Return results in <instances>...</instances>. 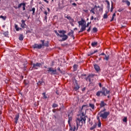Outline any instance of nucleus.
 <instances>
[{
	"label": "nucleus",
	"instance_id": "nucleus-34",
	"mask_svg": "<svg viewBox=\"0 0 131 131\" xmlns=\"http://www.w3.org/2000/svg\"><path fill=\"white\" fill-rule=\"evenodd\" d=\"M24 83L25 84V85H27V84H28V81L27 80H24Z\"/></svg>",
	"mask_w": 131,
	"mask_h": 131
},
{
	"label": "nucleus",
	"instance_id": "nucleus-1",
	"mask_svg": "<svg viewBox=\"0 0 131 131\" xmlns=\"http://www.w3.org/2000/svg\"><path fill=\"white\" fill-rule=\"evenodd\" d=\"M86 107H88V105H82L80 111V117L79 118H77L76 119L77 127L76 128L75 126H74V131H75V129H78V126H81L83 123H85V120H86V117H88L85 115V114H86Z\"/></svg>",
	"mask_w": 131,
	"mask_h": 131
},
{
	"label": "nucleus",
	"instance_id": "nucleus-24",
	"mask_svg": "<svg viewBox=\"0 0 131 131\" xmlns=\"http://www.w3.org/2000/svg\"><path fill=\"white\" fill-rule=\"evenodd\" d=\"M25 3H20L18 5V9H20L23 6V7L25 5Z\"/></svg>",
	"mask_w": 131,
	"mask_h": 131
},
{
	"label": "nucleus",
	"instance_id": "nucleus-5",
	"mask_svg": "<svg viewBox=\"0 0 131 131\" xmlns=\"http://www.w3.org/2000/svg\"><path fill=\"white\" fill-rule=\"evenodd\" d=\"M110 93V91L107 90V89H106V88H105V87L102 88V90L101 91L102 96H106L107 95H109Z\"/></svg>",
	"mask_w": 131,
	"mask_h": 131
},
{
	"label": "nucleus",
	"instance_id": "nucleus-44",
	"mask_svg": "<svg viewBox=\"0 0 131 131\" xmlns=\"http://www.w3.org/2000/svg\"><path fill=\"white\" fill-rule=\"evenodd\" d=\"M113 9H114L113 3H112V7H111V12H113Z\"/></svg>",
	"mask_w": 131,
	"mask_h": 131
},
{
	"label": "nucleus",
	"instance_id": "nucleus-4",
	"mask_svg": "<svg viewBox=\"0 0 131 131\" xmlns=\"http://www.w3.org/2000/svg\"><path fill=\"white\" fill-rule=\"evenodd\" d=\"M40 41L42 42L41 44H34L32 46V48L33 49H38L39 50L42 48V47H45V40H41Z\"/></svg>",
	"mask_w": 131,
	"mask_h": 131
},
{
	"label": "nucleus",
	"instance_id": "nucleus-61",
	"mask_svg": "<svg viewBox=\"0 0 131 131\" xmlns=\"http://www.w3.org/2000/svg\"><path fill=\"white\" fill-rule=\"evenodd\" d=\"M14 8H15V9H18V6L17 7V6H14Z\"/></svg>",
	"mask_w": 131,
	"mask_h": 131
},
{
	"label": "nucleus",
	"instance_id": "nucleus-3",
	"mask_svg": "<svg viewBox=\"0 0 131 131\" xmlns=\"http://www.w3.org/2000/svg\"><path fill=\"white\" fill-rule=\"evenodd\" d=\"M98 115L99 117H101L102 120H103V119H107L108 116L110 115V112H100Z\"/></svg>",
	"mask_w": 131,
	"mask_h": 131
},
{
	"label": "nucleus",
	"instance_id": "nucleus-40",
	"mask_svg": "<svg viewBox=\"0 0 131 131\" xmlns=\"http://www.w3.org/2000/svg\"><path fill=\"white\" fill-rule=\"evenodd\" d=\"M0 18H2L3 19H4V20H6V16H3V15H1L0 16Z\"/></svg>",
	"mask_w": 131,
	"mask_h": 131
},
{
	"label": "nucleus",
	"instance_id": "nucleus-49",
	"mask_svg": "<svg viewBox=\"0 0 131 131\" xmlns=\"http://www.w3.org/2000/svg\"><path fill=\"white\" fill-rule=\"evenodd\" d=\"M96 53H98V50L94 51L93 53H91V55H94V54H96Z\"/></svg>",
	"mask_w": 131,
	"mask_h": 131
},
{
	"label": "nucleus",
	"instance_id": "nucleus-57",
	"mask_svg": "<svg viewBox=\"0 0 131 131\" xmlns=\"http://www.w3.org/2000/svg\"><path fill=\"white\" fill-rule=\"evenodd\" d=\"M89 25H90V23H88L87 24V25L86 26V27H89Z\"/></svg>",
	"mask_w": 131,
	"mask_h": 131
},
{
	"label": "nucleus",
	"instance_id": "nucleus-28",
	"mask_svg": "<svg viewBox=\"0 0 131 131\" xmlns=\"http://www.w3.org/2000/svg\"><path fill=\"white\" fill-rule=\"evenodd\" d=\"M122 120L123 122H127V117H125Z\"/></svg>",
	"mask_w": 131,
	"mask_h": 131
},
{
	"label": "nucleus",
	"instance_id": "nucleus-7",
	"mask_svg": "<svg viewBox=\"0 0 131 131\" xmlns=\"http://www.w3.org/2000/svg\"><path fill=\"white\" fill-rule=\"evenodd\" d=\"M48 72H51L50 74H51V75H53V74H56V72H57V70H53V68H48Z\"/></svg>",
	"mask_w": 131,
	"mask_h": 131
},
{
	"label": "nucleus",
	"instance_id": "nucleus-32",
	"mask_svg": "<svg viewBox=\"0 0 131 131\" xmlns=\"http://www.w3.org/2000/svg\"><path fill=\"white\" fill-rule=\"evenodd\" d=\"M30 11H33L32 15H34V13H35V8H33Z\"/></svg>",
	"mask_w": 131,
	"mask_h": 131
},
{
	"label": "nucleus",
	"instance_id": "nucleus-38",
	"mask_svg": "<svg viewBox=\"0 0 131 131\" xmlns=\"http://www.w3.org/2000/svg\"><path fill=\"white\" fill-rule=\"evenodd\" d=\"M93 31L94 32H97V31H98V29H97V28H93Z\"/></svg>",
	"mask_w": 131,
	"mask_h": 131
},
{
	"label": "nucleus",
	"instance_id": "nucleus-51",
	"mask_svg": "<svg viewBox=\"0 0 131 131\" xmlns=\"http://www.w3.org/2000/svg\"><path fill=\"white\" fill-rule=\"evenodd\" d=\"M99 56H105V53H102L99 55Z\"/></svg>",
	"mask_w": 131,
	"mask_h": 131
},
{
	"label": "nucleus",
	"instance_id": "nucleus-27",
	"mask_svg": "<svg viewBox=\"0 0 131 131\" xmlns=\"http://www.w3.org/2000/svg\"><path fill=\"white\" fill-rule=\"evenodd\" d=\"M23 35L22 34H20L19 35V40H23Z\"/></svg>",
	"mask_w": 131,
	"mask_h": 131
},
{
	"label": "nucleus",
	"instance_id": "nucleus-18",
	"mask_svg": "<svg viewBox=\"0 0 131 131\" xmlns=\"http://www.w3.org/2000/svg\"><path fill=\"white\" fill-rule=\"evenodd\" d=\"M101 94H102V91H99L96 93L97 97H101Z\"/></svg>",
	"mask_w": 131,
	"mask_h": 131
},
{
	"label": "nucleus",
	"instance_id": "nucleus-53",
	"mask_svg": "<svg viewBox=\"0 0 131 131\" xmlns=\"http://www.w3.org/2000/svg\"><path fill=\"white\" fill-rule=\"evenodd\" d=\"M73 6H74L75 7H76L77 5L75 3H74L72 4Z\"/></svg>",
	"mask_w": 131,
	"mask_h": 131
},
{
	"label": "nucleus",
	"instance_id": "nucleus-52",
	"mask_svg": "<svg viewBox=\"0 0 131 131\" xmlns=\"http://www.w3.org/2000/svg\"><path fill=\"white\" fill-rule=\"evenodd\" d=\"M106 112V108H104V110H103L102 111H101L100 112Z\"/></svg>",
	"mask_w": 131,
	"mask_h": 131
},
{
	"label": "nucleus",
	"instance_id": "nucleus-45",
	"mask_svg": "<svg viewBox=\"0 0 131 131\" xmlns=\"http://www.w3.org/2000/svg\"><path fill=\"white\" fill-rule=\"evenodd\" d=\"M26 7V4L25 3L24 5L23 6V9L24 11H25V8Z\"/></svg>",
	"mask_w": 131,
	"mask_h": 131
},
{
	"label": "nucleus",
	"instance_id": "nucleus-47",
	"mask_svg": "<svg viewBox=\"0 0 131 131\" xmlns=\"http://www.w3.org/2000/svg\"><path fill=\"white\" fill-rule=\"evenodd\" d=\"M43 13H44L45 16H48V12H47V10H45L43 11Z\"/></svg>",
	"mask_w": 131,
	"mask_h": 131
},
{
	"label": "nucleus",
	"instance_id": "nucleus-54",
	"mask_svg": "<svg viewBox=\"0 0 131 131\" xmlns=\"http://www.w3.org/2000/svg\"><path fill=\"white\" fill-rule=\"evenodd\" d=\"M44 2H45V3H46L47 4H49V1H48V0H43Z\"/></svg>",
	"mask_w": 131,
	"mask_h": 131
},
{
	"label": "nucleus",
	"instance_id": "nucleus-19",
	"mask_svg": "<svg viewBox=\"0 0 131 131\" xmlns=\"http://www.w3.org/2000/svg\"><path fill=\"white\" fill-rule=\"evenodd\" d=\"M97 127V123H95L90 128L91 130H93V129H95Z\"/></svg>",
	"mask_w": 131,
	"mask_h": 131
},
{
	"label": "nucleus",
	"instance_id": "nucleus-14",
	"mask_svg": "<svg viewBox=\"0 0 131 131\" xmlns=\"http://www.w3.org/2000/svg\"><path fill=\"white\" fill-rule=\"evenodd\" d=\"M94 67L96 71H97V72H99V71H100V70H101L100 69V67H99V66H98V64H94Z\"/></svg>",
	"mask_w": 131,
	"mask_h": 131
},
{
	"label": "nucleus",
	"instance_id": "nucleus-16",
	"mask_svg": "<svg viewBox=\"0 0 131 131\" xmlns=\"http://www.w3.org/2000/svg\"><path fill=\"white\" fill-rule=\"evenodd\" d=\"M25 26H26V24H25V20L23 19L21 20V27H22V28H25Z\"/></svg>",
	"mask_w": 131,
	"mask_h": 131
},
{
	"label": "nucleus",
	"instance_id": "nucleus-62",
	"mask_svg": "<svg viewBox=\"0 0 131 131\" xmlns=\"http://www.w3.org/2000/svg\"><path fill=\"white\" fill-rule=\"evenodd\" d=\"M47 10H48V12H50L51 10H50V8H47Z\"/></svg>",
	"mask_w": 131,
	"mask_h": 131
},
{
	"label": "nucleus",
	"instance_id": "nucleus-46",
	"mask_svg": "<svg viewBox=\"0 0 131 131\" xmlns=\"http://www.w3.org/2000/svg\"><path fill=\"white\" fill-rule=\"evenodd\" d=\"M97 118L98 122L101 121V120L100 119V116H97Z\"/></svg>",
	"mask_w": 131,
	"mask_h": 131
},
{
	"label": "nucleus",
	"instance_id": "nucleus-9",
	"mask_svg": "<svg viewBox=\"0 0 131 131\" xmlns=\"http://www.w3.org/2000/svg\"><path fill=\"white\" fill-rule=\"evenodd\" d=\"M19 117L20 115L19 114H17L16 115H15V117L14 118V123H15V124H17L18 123V120H19Z\"/></svg>",
	"mask_w": 131,
	"mask_h": 131
},
{
	"label": "nucleus",
	"instance_id": "nucleus-64",
	"mask_svg": "<svg viewBox=\"0 0 131 131\" xmlns=\"http://www.w3.org/2000/svg\"><path fill=\"white\" fill-rule=\"evenodd\" d=\"M74 30H77V28H75L74 29Z\"/></svg>",
	"mask_w": 131,
	"mask_h": 131
},
{
	"label": "nucleus",
	"instance_id": "nucleus-29",
	"mask_svg": "<svg viewBox=\"0 0 131 131\" xmlns=\"http://www.w3.org/2000/svg\"><path fill=\"white\" fill-rule=\"evenodd\" d=\"M125 3L126 4V5H127V6H128V7H129V5H130V2H129V1H125Z\"/></svg>",
	"mask_w": 131,
	"mask_h": 131
},
{
	"label": "nucleus",
	"instance_id": "nucleus-25",
	"mask_svg": "<svg viewBox=\"0 0 131 131\" xmlns=\"http://www.w3.org/2000/svg\"><path fill=\"white\" fill-rule=\"evenodd\" d=\"M15 28L16 30V31H19V30H20V29H21V28H18V25H15Z\"/></svg>",
	"mask_w": 131,
	"mask_h": 131
},
{
	"label": "nucleus",
	"instance_id": "nucleus-8",
	"mask_svg": "<svg viewBox=\"0 0 131 131\" xmlns=\"http://www.w3.org/2000/svg\"><path fill=\"white\" fill-rule=\"evenodd\" d=\"M94 76H95V75L94 74H90L89 75L87 78H85L86 81L89 80V82H91L92 81V79L94 78Z\"/></svg>",
	"mask_w": 131,
	"mask_h": 131
},
{
	"label": "nucleus",
	"instance_id": "nucleus-37",
	"mask_svg": "<svg viewBox=\"0 0 131 131\" xmlns=\"http://www.w3.org/2000/svg\"><path fill=\"white\" fill-rule=\"evenodd\" d=\"M4 35H5V36L7 37V36L9 35V33H8V32H5L4 33Z\"/></svg>",
	"mask_w": 131,
	"mask_h": 131
},
{
	"label": "nucleus",
	"instance_id": "nucleus-26",
	"mask_svg": "<svg viewBox=\"0 0 131 131\" xmlns=\"http://www.w3.org/2000/svg\"><path fill=\"white\" fill-rule=\"evenodd\" d=\"M77 65L76 64H74L73 66V68H74V71H76V70H77Z\"/></svg>",
	"mask_w": 131,
	"mask_h": 131
},
{
	"label": "nucleus",
	"instance_id": "nucleus-43",
	"mask_svg": "<svg viewBox=\"0 0 131 131\" xmlns=\"http://www.w3.org/2000/svg\"><path fill=\"white\" fill-rule=\"evenodd\" d=\"M101 121L98 122V124H97V125H98V127H101Z\"/></svg>",
	"mask_w": 131,
	"mask_h": 131
},
{
	"label": "nucleus",
	"instance_id": "nucleus-11",
	"mask_svg": "<svg viewBox=\"0 0 131 131\" xmlns=\"http://www.w3.org/2000/svg\"><path fill=\"white\" fill-rule=\"evenodd\" d=\"M81 26L82 27L80 29V30L79 31V33H80V32H83V31H84L85 30V28H86V25H84Z\"/></svg>",
	"mask_w": 131,
	"mask_h": 131
},
{
	"label": "nucleus",
	"instance_id": "nucleus-22",
	"mask_svg": "<svg viewBox=\"0 0 131 131\" xmlns=\"http://www.w3.org/2000/svg\"><path fill=\"white\" fill-rule=\"evenodd\" d=\"M80 87H79V86L78 85H77L76 86H75L74 88V91H78V90H79V88Z\"/></svg>",
	"mask_w": 131,
	"mask_h": 131
},
{
	"label": "nucleus",
	"instance_id": "nucleus-42",
	"mask_svg": "<svg viewBox=\"0 0 131 131\" xmlns=\"http://www.w3.org/2000/svg\"><path fill=\"white\" fill-rule=\"evenodd\" d=\"M104 59L108 61V60H109V57L105 55V57L104 58Z\"/></svg>",
	"mask_w": 131,
	"mask_h": 131
},
{
	"label": "nucleus",
	"instance_id": "nucleus-20",
	"mask_svg": "<svg viewBox=\"0 0 131 131\" xmlns=\"http://www.w3.org/2000/svg\"><path fill=\"white\" fill-rule=\"evenodd\" d=\"M43 81H39L38 82H37V85L39 86H41V85H42V83H43Z\"/></svg>",
	"mask_w": 131,
	"mask_h": 131
},
{
	"label": "nucleus",
	"instance_id": "nucleus-58",
	"mask_svg": "<svg viewBox=\"0 0 131 131\" xmlns=\"http://www.w3.org/2000/svg\"><path fill=\"white\" fill-rule=\"evenodd\" d=\"M47 18H48V17H47V15H45V20H47Z\"/></svg>",
	"mask_w": 131,
	"mask_h": 131
},
{
	"label": "nucleus",
	"instance_id": "nucleus-31",
	"mask_svg": "<svg viewBox=\"0 0 131 131\" xmlns=\"http://www.w3.org/2000/svg\"><path fill=\"white\" fill-rule=\"evenodd\" d=\"M90 12L91 13H93V14H96V13L95 12V8H94L91 9V10H90Z\"/></svg>",
	"mask_w": 131,
	"mask_h": 131
},
{
	"label": "nucleus",
	"instance_id": "nucleus-30",
	"mask_svg": "<svg viewBox=\"0 0 131 131\" xmlns=\"http://www.w3.org/2000/svg\"><path fill=\"white\" fill-rule=\"evenodd\" d=\"M64 17H65V18H67V19H68V20H69V21H70V19L72 18V17L69 16H68V15L66 16V15H65Z\"/></svg>",
	"mask_w": 131,
	"mask_h": 131
},
{
	"label": "nucleus",
	"instance_id": "nucleus-39",
	"mask_svg": "<svg viewBox=\"0 0 131 131\" xmlns=\"http://www.w3.org/2000/svg\"><path fill=\"white\" fill-rule=\"evenodd\" d=\"M73 22H74V19H73L72 18L70 19V24H72V23H73Z\"/></svg>",
	"mask_w": 131,
	"mask_h": 131
},
{
	"label": "nucleus",
	"instance_id": "nucleus-2",
	"mask_svg": "<svg viewBox=\"0 0 131 131\" xmlns=\"http://www.w3.org/2000/svg\"><path fill=\"white\" fill-rule=\"evenodd\" d=\"M54 32L57 36H59V37H62V39L61 40V41H64L65 40H67V39H68V36L65 34V33H66V31L59 30V33H58V32L56 30H55ZM59 33H60V34Z\"/></svg>",
	"mask_w": 131,
	"mask_h": 131
},
{
	"label": "nucleus",
	"instance_id": "nucleus-17",
	"mask_svg": "<svg viewBox=\"0 0 131 131\" xmlns=\"http://www.w3.org/2000/svg\"><path fill=\"white\" fill-rule=\"evenodd\" d=\"M98 45V42H93L91 43V46L92 47H93V48H95V47H97V46Z\"/></svg>",
	"mask_w": 131,
	"mask_h": 131
},
{
	"label": "nucleus",
	"instance_id": "nucleus-50",
	"mask_svg": "<svg viewBox=\"0 0 131 131\" xmlns=\"http://www.w3.org/2000/svg\"><path fill=\"white\" fill-rule=\"evenodd\" d=\"M123 9H122V8H120V9H118V11H119V12H122V11H123Z\"/></svg>",
	"mask_w": 131,
	"mask_h": 131
},
{
	"label": "nucleus",
	"instance_id": "nucleus-56",
	"mask_svg": "<svg viewBox=\"0 0 131 131\" xmlns=\"http://www.w3.org/2000/svg\"><path fill=\"white\" fill-rule=\"evenodd\" d=\"M99 85L100 88H101L102 86V83H99Z\"/></svg>",
	"mask_w": 131,
	"mask_h": 131
},
{
	"label": "nucleus",
	"instance_id": "nucleus-59",
	"mask_svg": "<svg viewBox=\"0 0 131 131\" xmlns=\"http://www.w3.org/2000/svg\"><path fill=\"white\" fill-rule=\"evenodd\" d=\"M97 8H98V7H97L96 5H95L93 8L95 9H97Z\"/></svg>",
	"mask_w": 131,
	"mask_h": 131
},
{
	"label": "nucleus",
	"instance_id": "nucleus-48",
	"mask_svg": "<svg viewBox=\"0 0 131 131\" xmlns=\"http://www.w3.org/2000/svg\"><path fill=\"white\" fill-rule=\"evenodd\" d=\"M42 95H43L44 99H47L48 97H47V95H46V93H43Z\"/></svg>",
	"mask_w": 131,
	"mask_h": 131
},
{
	"label": "nucleus",
	"instance_id": "nucleus-55",
	"mask_svg": "<svg viewBox=\"0 0 131 131\" xmlns=\"http://www.w3.org/2000/svg\"><path fill=\"white\" fill-rule=\"evenodd\" d=\"M88 32H90L91 31V27L89 28V29L87 30Z\"/></svg>",
	"mask_w": 131,
	"mask_h": 131
},
{
	"label": "nucleus",
	"instance_id": "nucleus-36",
	"mask_svg": "<svg viewBox=\"0 0 131 131\" xmlns=\"http://www.w3.org/2000/svg\"><path fill=\"white\" fill-rule=\"evenodd\" d=\"M105 3H106L107 6H108V8H110V3L109 1H108V0H106Z\"/></svg>",
	"mask_w": 131,
	"mask_h": 131
},
{
	"label": "nucleus",
	"instance_id": "nucleus-33",
	"mask_svg": "<svg viewBox=\"0 0 131 131\" xmlns=\"http://www.w3.org/2000/svg\"><path fill=\"white\" fill-rule=\"evenodd\" d=\"M58 107V104H56V103H53L52 105V108H56Z\"/></svg>",
	"mask_w": 131,
	"mask_h": 131
},
{
	"label": "nucleus",
	"instance_id": "nucleus-10",
	"mask_svg": "<svg viewBox=\"0 0 131 131\" xmlns=\"http://www.w3.org/2000/svg\"><path fill=\"white\" fill-rule=\"evenodd\" d=\"M78 23L79 24V26H82L83 25H85V21L83 19H81V20L78 21Z\"/></svg>",
	"mask_w": 131,
	"mask_h": 131
},
{
	"label": "nucleus",
	"instance_id": "nucleus-23",
	"mask_svg": "<svg viewBox=\"0 0 131 131\" xmlns=\"http://www.w3.org/2000/svg\"><path fill=\"white\" fill-rule=\"evenodd\" d=\"M72 121V117H69V120H68V123L70 125V123Z\"/></svg>",
	"mask_w": 131,
	"mask_h": 131
},
{
	"label": "nucleus",
	"instance_id": "nucleus-6",
	"mask_svg": "<svg viewBox=\"0 0 131 131\" xmlns=\"http://www.w3.org/2000/svg\"><path fill=\"white\" fill-rule=\"evenodd\" d=\"M40 66H41V63H40L37 62L36 63H33L32 68H30V70H33V69H38Z\"/></svg>",
	"mask_w": 131,
	"mask_h": 131
},
{
	"label": "nucleus",
	"instance_id": "nucleus-13",
	"mask_svg": "<svg viewBox=\"0 0 131 131\" xmlns=\"http://www.w3.org/2000/svg\"><path fill=\"white\" fill-rule=\"evenodd\" d=\"M74 31H73V30H71V31H70V32H69L68 33V35L69 36H71V37H73L74 38Z\"/></svg>",
	"mask_w": 131,
	"mask_h": 131
},
{
	"label": "nucleus",
	"instance_id": "nucleus-63",
	"mask_svg": "<svg viewBox=\"0 0 131 131\" xmlns=\"http://www.w3.org/2000/svg\"><path fill=\"white\" fill-rule=\"evenodd\" d=\"M57 70H58V71H61V69H60V68H58Z\"/></svg>",
	"mask_w": 131,
	"mask_h": 131
},
{
	"label": "nucleus",
	"instance_id": "nucleus-35",
	"mask_svg": "<svg viewBox=\"0 0 131 131\" xmlns=\"http://www.w3.org/2000/svg\"><path fill=\"white\" fill-rule=\"evenodd\" d=\"M108 18V15H107V13H105L103 15V18L104 19H107Z\"/></svg>",
	"mask_w": 131,
	"mask_h": 131
},
{
	"label": "nucleus",
	"instance_id": "nucleus-21",
	"mask_svg": "<svg viewBox=\"0 0 131 131\" xmlns=\"http://www.w3.org/2000/svg\"><path fill=\"white\" fill-rule=\"evenodd\" d=\"M116 16V14L114 13V14H113L112 18V19H111L110 21H111V22H112V21L114 20V18H115Z\"/></svg>",
	"mask_w": 131,
	"mask_h": 131
},
{
	"label": "nucleus",
	"instance_id": "nucleus-41",
	"mask_svg": "<svg viewBox=\"0 0 131 131\" xmlns=\"http://www.w3.org/2000/svg\"><path fill=\"white\" fill-rule=\"evenodd\" d=\"M44 47H49V41H47L45 44L44 43Z\"/></svg>",
	"mask_w": 131,
	"mask_h": 131
},
{
	"label": "nucleus",
	"instance_id": "nucleus-60",
	"mask_svg": "<svg viewBox=\"0 0 131 131\" xmlns=\"http://www.w3.org/2000/svg\"><path fill=\"white\" fill-rule=\"evenodd\" d=\"M91 20H94V16H92L91 17Z\"/></svg>",
	"mask_w": 131,
	"mask_h": 131
},
{
	"label": "nucleus",
	"instance_id": "nucleus-12",
	"mask_svg": "<svg viewBox=\"0 0 131 131\" xmlns=\"http://www.w3.org/2000/svg\"><path fill=\"white\" fill-rule=\"evenodd\" d=\"M99 105L100 108H103V107H105V106H107V104L105 103L104 101H101Z\"/></svg>",
	"mask_w": 131,
	"mask_h": 131
},
{
	"label": "nucleus",
	"instance_id": "nucleus-15",
	"mask_svg": "<svg viewBox=\"0 0 131 131\" xmlns=\"http://www.w3.org/2000/svg\"><path fill=\"white\" fill-rule=\"evenodd\" d=\"M89 107L92 108V110L90 109L91 111H94L95 110V104L89 103Z\"/></svg>",
	"mask_w": 131,
	"mask_h": 131
}]
</instances>
